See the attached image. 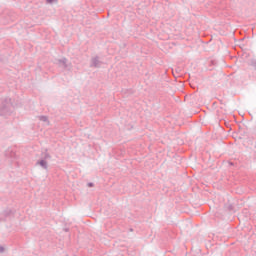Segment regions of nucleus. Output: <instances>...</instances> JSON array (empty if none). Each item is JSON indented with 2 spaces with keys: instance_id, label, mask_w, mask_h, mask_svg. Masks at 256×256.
Instances as JSON below:
<instances>
[{
  "instance_id": "nucleus-1",
  "label": "nucleus",
  "mask_w": 256,
  "mask_h": 256,
  "mask_svg": "<svg viewBox=\"0 0 256 256\" xmlns=\"http://www.w3.org/2000/svg\"><path fill=\"white\" fill-rule=\"evenodd\" d=\"M38 165H40L41 167H43V169H47V161L45 160H40L38 162Z\"/></svg>"
},
{
  "instance_id": "nucleus-2",
  "label": "nucleus",
  "mask_w": 256,
  "mask_h": 256,
  "mask_svg": "<svg viewBox=\"0 0 256 256\" xmlns=\"http://www.w3.org/2000/svg\"><path fill=\"white\" fill-rule=\"evenodd\" d=\"M47 3H57V0H46Z\"/></svg>"
},
{
  "instance_id": "nucleus-3",
  "label": "nucleus",
  "mask_w": 256,
  "mask_h": 256,
  "mask_svg": "<svg viewBox=\"0 0 256 256\" xmlns=\"http://www.w3.org/2000/svg\"><path fill=\"white\" fill-rule=\"evenodd\" d=\"M3 251H5V248H3V246H0V253H3Z\"/></svg>"
}]
</instances>
